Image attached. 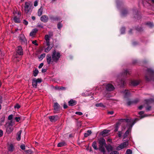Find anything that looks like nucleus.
I'll list each match as a JSON object with an SVG mask.
<instances>
[{"mask_svg":"<svg viewBox=\"0 0 154 154\" xmlns=\"http://www.w3.org/2000/svg\"><path fill=\"white\" fill-rule=\"evenodd\" d=\"M110 130H105L101 132V135L103 137H105L108 135V133L109 132Z\"/></svg>","mask_w":154,"mask_h":154,"instance_id":"nucleus-11","label":"nucleus"},{"mask_svg":"<svg viewBox=\"0 0 154 154\" xmlns=\"http://www.w3.org/2000/svg\"><path fill=\"white\" fill-rule=\"evenodd\" d=\"M43 63H42L41 64H40L38 66V68H41L43 66Z\"/></svg>","mask_w":154,"mask_h":154,"instance_id":"nucleus-46","label":"nucleus"},{"mask_svg":"<svg viewBox=\"0 0 154 154\" xmlns=\"http://www.w3.org/2000/svg\"><path fill=\"white\" fill-rule=\"evenodd\" d=\"M118 129L117 128H116L115 129V131H118Z\"/></svg>","mask_w":154,"mask_h":154,"instance_id":"nucleus-62","label":"nucleus"},{"mask_svg":"<svg viewBox=\"0 0 154 154\" xmlns=\"http://www.w3.org/2000/svg\"><path fill=\"white\" fill-rule=\"evenodd\" d=\"M130 131V129H129L126 132H125V134H124V137L125 138L126 137L128 134H129V132Z\"/></svg>","mask_w":154,"mask_h":154,"instance_id":"nucleus-30","label":"nucleus"},{"mask_svg":"<svg viewBox=\"0 0 154 154\" xmlns=\"http://www.w3.org/2000/svg\"><path fill=\"white\" fill-rule=\"evenodd\" d=\"M21 36L23 37V39H22V40L24 41V40H25V39L24 38V35H21Z\"/></svg>","mask_w":154,"mask_h":154,"instance_id":"nucleus-54","label":"nucleus"},{"mask_svg":"<svg viewBox=\"0 0 154 154\" xmlns=\"http://www.w3.org/2000/svg\"><path fill=\"white\" fill-rule=\"evenodd\" d=\"M67 106L66 104H64L63 106V107L64 109H66L67 108Z\"/></svg>","mask_w":154,"mask_h":154,"instance_id":"nucleus-56","label":"nucleus"},{"mask_svg":"<svg viewBox=\"0 0 154 154\" xmlns=\"http://www.w3.org/2000/svg\"><path fill=\"white\" fill-rule=\"evenodd\" d=\"M32 18L33 20H35V18L34 16H32Z\"/></svg>","mask_w":154,"mask_h":154,"instance_id":"nucleus-58","label":"nucleus"},{"mask_svg":"<svg viewBox=\"0 0 154 154\" xmlns=\"http://www.w3.org/2000/svg\"><path fill=\"white\" fill-rule=\"evenodd\" d=\"M133 120L132 119H121L119 121V122L117 124V125L118 126L119 125H122V130H124L125 128V125H127L128 126H130L131 125V127H132V125H133L135 123V122H133L132 125H131V123L133 122Z\"/></svg>","mask_w":154,"mask_h":154,"instance_id":"nucleus-1","label":"nucleus"},{"mask_svg":"<svg viewBox=\"0 0 154 154\" xmlns=\"http://www.w3.org/2000/svg\"><path fill=\"white\" fill-rule=\"evenodd\" d=\"M98 140L99 144V149L102 152L103 154H106L104 147L106 145L105 140L103 138H100Z\"/></svg>","mask_w":154,"mask_h":154,"instance_id":"nucleus-2","label":"nucleus"},{"mask_svg":"<svg viewBox=\"0 0 154 154\" xmlns=\"http://www.w3.org/2000/svg\"><path fill=\"white\" fill-rule=\"evenodd\" d=\"M91 133V130H88L86 133H85L84 136L85 137H87L88 136L90 135Z\"/></svg>","mask_w":154,"mask_h":154,"instance_id":"nucleus-24","label":"nucleus"},{"mask_svg":"<svg viewBox=\"0 0 154 154\" xmlns=\"http://www.w3.org/2000/svg\"><path fill=\"white\" fill-rule=\"evenodd\" d=\"M59 89L63 90L65 89V88L63 87H61L58 88Z\"/></svg>","mask_w":154,"mask_h":154,"instance_id":"nucleus-52","label":"nucleus"},{"mask_svg":"<svg viewBox=\"0 0 154 154\" xmlns=\"http://www.w3.org/2000/svg\"><path fill=\"white\" fill-rule=\"evenodd\" d=\"M110 154H119V153L118 151H114L111 152Z\"/></svg>","mask_w":154,"mask_h":154,"instance_id":"nucleus-37","label":"nucleus"},{"mask_svg":"<svg viewBox=\"0 0 154 154\" xmlns=\"http://www.w3.org/2000/svg\"><path fill=\"white\" fill-rule=\"evenodd\" d=\"M143 114V111H141L139 112V114L140 115L141 118L144 117L146 116H143L142 115Z\"/></svg>","mask_w":154,"mask_h":154,"instance_id":"nucleus-32","label":"nucleus"},{"mask_svg":"<svg viewBox=\"0 0 154 154\" xmlns=\"http://www.w3.org/2000/svg\"><path fill=\"white\" fill-rule=\"evenodd\" d=\"M38 71L37 69H35L33 72V75L34 76H36L38 74Z\"/></svg>","mask_w":154,"mask_h":154,"instance_id":"nucleus-29","label":"nucleus"},{"mask_svg":"<svg viewBox=\"0 0 154 154\" xmlns=\"http://www.w3.org/2000/svg\"><path fill=\"white\" fill-rule=\"evenodd\" d=\"M143 107V106H139L138 108L140 109L141 110L142 109Z\"/></svg>","mask_w":154,"mask_h":154,"instance_id":"nucleus-57","label":"nucleus"},{"mask_svg":"<svg viewBox=\"0 0 154 154\" xmlns=\"http://www.w3.org/2000/svg\"><path fill=\"white\" fill-rule=\"evenodd\" d=\"M20 148L24 150L25 149V146L23 145H22L20 146Z\"/></svg>","mask_w":154,"mask_h":154,"instance_id":"nucleus-43","label":"nucleus"},{"mask_svg":"<svg viewBox=\"0 0 154 154\" xmlns=\"http://www.w3.org/2000/svg\"><path fill=\"white\" fill-rule=\"evenodd\" d=\"M24 7L25 13L28 14L32 11V4L31 2H26Z\"/></svg>","mask_w":154,"mask_h":154,"instance_id":"nucleus-4","label":"nucleus"},{"mask_svg":"<svg viewBox=\"0 0 154 154\" xmlns=\"http://www.w3.org/2000/svg\"><path fill=\"white\" fill-rule=\"evenodd\" d=\"M128 105H130V103H129V102H128Z\"/></svg>","mask_w":154,"mask_h":154,"instance_id":"nucleus-64","label":"nucleus"},{"mask_svg":"<svg viewBox=\"0 0 154 154\" xmlns=\"http://www.w3.org/2000/svg\"><path fill=\"white\" fill-rule=\"evenodd\" d=\"M146 80H147V81H149V79L147 78V77L146 76Z\"/></svg>","mask_w":154,"mask_h":154,"instance_id":"nucleus-60","label":"nucleus"},{"mask_svg":"<svg viewBox=\"0 0 154 154\" xmlns=\"http://www.w3.org/2000/svg\"><path fill=\"white\" fill-rule=\"evenodd\" d=\"M125 72L126 75H127L128 74V71L127 70L125 71Z\"/></svg>","mask_w":154,"mask_h":154,"instance_id":"nucleus-59","label":"nucleus"},{"mask_svg":"<svg viewBox=\"0 0 154 154\" xmlns=\"http://www.w3.org/2000/svg\"><path fill=\"white\" fill-rule=\"evenodd\" d=\"M38 27H41V28H42L43 27V26H42V25H41V24H39L38 25Z\"/></svg>","mask_w":154,"mask_h":154,"instance_id":"nucleus-55","label":"nucleus"},{"mask_svg":"<svg viewBox=\"0 0 154 154\" xmlns=\"http://www.w3.org/2000/svg\"><path fill=\"white\" fill-rule=\"evenodd\" d=\"M106 89L109 91H112L114 89V87L111 84H108L106 85Z\"/></svg>","mask_w":154,"mask_h":154,"instance_id":"nucleus-8","label":"nucleus"},{"mask_svg":"<svg viewBox=\"0 0 154 154\" xmlns=\"http://www.w3.org/2000/svg\"><path fill=\"white\" fill-rule=\"evenodd\" d=\"M3 135V132L2 130H0V137H2Z\"/></svg>","mask_w":154,"mask_h":154,"instance_id":"nucleus-47","label":"nucleus"},{"mask_svg":"<svg viewBox=\"0 0 154 154\" xmlns=\"http://www.w3.org/2000/svg\"><path fill=\"white\" fill-rule=\"evenodd\" d=\"M12 125L10 124L8 126L6 131L8 134L10 133L13 130V128L12 127Z\"/></svg>","mask_w":154,"mask_h":154,"instance_id":"nucleus-10","label":"nucleus"},{"mask_svg":"<svg viewBox=\"0 0 154 154\" xmlns=\"http://www.w3.org/2000/svg\"><path fill=\"white\" fill-rule=\"evenodd\" d=\"M32 43L34 44L35 45H38V44L36 43V41L35 40L34 41H33L32 42Z\"/></svg>","mask_w":154,"mask_h":154,"instance_id":"nucleus-44","label":"nucleus"},{"mask_svg":"<svg viewBox=\"0 0 154 154\" xmlns=\"http://www.w3.org/2000/svg\"><path fill=\"white\" fill-rule=\"evenodd\" d=\"M23 23L25 25H27L28 24V22L26 20H23Z\"/></svg>","mask_w":154,"mask_h":154,"instance_id":"nucleus-48","label":"nucleus"},{"mask_svg":"<svg viewBox=\"0 0 154 154\" xmlns=\"http://www.w3.org/2000/svg\"><path fill=\"white\" fill-rule=\"evenodd\" d=\"M46 70H47L46 69H42V72L44 73V72H46Z\"/></svg>","mask_w":154,"mask_h":154,"instance_id":"nucleus-49","label":"nucleus"},{"mask_svg":"<svg viewBox=\"0 0 154 154\" xmlns=\"http://www.w3.org/2000/svg\"><path fill=\"white\" fill-rule=\"evenodd\" d=\"M37 83L36 80H35L34 79L33 80L32 85L33 87H36L37 85Z\"/></svg>","mask_w":154,"mask_h":154,"instance_id":"nucleus-25","label":"nucleus"},{"mask_svg":"<svg viewBox=\"0 0 154 154\" xmlns=\"http://www.w3.org/2000/svg\"><path fill=\"white\" fill-rule=\"evenodd\" d=\"M50 37V36H49L48 35H46L45 36V39L46 41V44L47 46H48L50 45V42L49 41Z\"/></svg>","mask_w":154,"mask_h":154,"instance_id":"nucleus-12","label":"nucleus"},{"mask_svg":"<svg viewBox=\"0 0 154 154\" xmlns=\"http://www.w3.org/2000/svg\"><path fill=\"white\" fill-rule=\"evenodd\" d=\"M58 28L59 29H60L62 27V25L60 23H59L57 25Z\"/></svg>","mask_w":154,"mask_h":154,"instance_id":"nucleus-45","label":"nucleus"},{"mask_svg":"<svg viewBox=\"0 0 154 154\" xmlns=\"http://www.w3.org/2000/svg\"><path fill=\"white\" fill-rule=\"evenodd\" d=\"M47 46H48L47 48H46L45 49V51L47 53L52 48V47L50 46V45Z\"/></svg>","mask_w":154,"mask_h":154,"instance_id":"nucleus-22","label":"nucleus"},{"mask_svg":"<svg viewBox=\"0 0 154 154\" xmlns=\"http://www.w3.org/2000/svg\"><path fill=\"white\" fill-rule=\"evenodd\" d=\"M105 147L108 152L112 151L113 149V147L110 145H108L107 146H106Z\"/></svg>","mask_w":154,"mask_h":154,"instance_id":"nucleus-14","label":"nucleus"},{"mask_svg":"<svg viewBox=\"0 0 154 154\" xmlns=\"http://www.w3.org/2000/svg\"><path fill=\"white\" fill-rule=\"evenodd\" d=\"M20 107V106L18 104H17L15 106L14 108L17 109H19Z\"/></svg>","mask_w":154,"mask_h":154,"instance_id":"nucleus-40","label":"nucleus"},{"mask_svg":"<svg viewBox=\"0 0 154 154\" xmlns=\"http://www.w3.org/2000/svg\"><path fill=\"white\" fill-rule=\"evenodd\" d=\"M75 114H77V115H80V116H81V115H82V112H75Z\"/></svg>","mask_w":154,"mask_h":154,"instance_id":"nucleus-39","label":"nucleus"},{"mask_svg":"<svg viewBox=\"0 0 154 154\" xmlns=\"http://www.w3.org/2000/svg\"><path fill=\"white\" fill-rule=\"evenodd\" d=\"M47 61L48 64H53L54 61H52V59L50 55H48L47 56Z\"/></svg>","mask_w":154,"mask_h":154,"instance_id":"nucleus-6","label":"nucleus"},{"mask_svg":"<svg viewBox=\"0 0 154 154\" xmlns=\"http://www.w3.org/2000/svg\"><path fill=\"white\" fill-rule=\"evenodd\" d=\"M96 106L97 107H104L105 106L102 103H97L96 104Z\"/></svg>","mask_w":154,"mask_h":154,"instance_id":"nucleus-28","label":"nucleus"},{"mask_svg":"<svg viewBox=\"0 0 154 154\" xmlns=\"http://www.w3.org/2000/svg\"><path fill=\"white\" fill-rule=\"evenodd\" d=\"M22 133V131L20 130V131L18 132L17 134V140L19 141L20 140L21 138V134Z\"/></svg>","mask_w":154,"mask_h":154,"instance_id":"nucleus-20","label":"nucleus"},{"mask_svg":"<svg viewBox=\"0 0 154 154\" xmlns=\"http://www.w3.org/2000/svg\"><path fill=\"white\" fill-rule=\"evenodd\" d=\"M60 56L61 55L59 52L55 50H54L53 51L51 55L52 61L57 63L60 58Z\"/></svg>","mask_w":154,"mask_h":154,"instance_id":"nucleus-3","label":"nucleus"},{"mask_svg":"<svg viewBox=\"0 0 154 154\" xmlns=\"http://www.w3.org/2000/svg\"><path fill=\"white\" fill-rule=\"evenodd\" d=\"M122 135V133L120 132H119L118 134L119 137H121Z\"/></svg>","mask_w":154,"mask_h":154,"instance_id":"nucleus-53","label":"nucleus"},{"mask_svg":"<svg viewBox=\"0 0 154 154\" xmlns=\"http://www.w3.org/2000/svg\"><path fill=\"white\" fill-rule=\"evenodd\" d=\"M48 118L52 122L56 121L58 119V117L57 116H50Z\"/></svg>","mask_w":154,"mask_h":154,"instance_id":"nucleus-7","label":"nucleus"},{"mask_svg":"<svg viewBox=\"0 0 154 154\" xmlns=\"http://www.w3.org/2000/svg\"><path fill=\"white\" fill-rule=\"evenodd\" d=\"M40 19L42 22L46 23L48 21V18L47 16L43 15L41 17Z\"/></svg>","mask_w":154,"mask_h":154,"instance_id":"nucleus-9","label":"nucleus"},{"mask_svg":"<svg viewBox=\"0 0 154 154\" xmlns=\"http://www.w3.org/2000/svg\"><path fill=\"white\" fill-rule=\"evenodd\" d=\"M125 28H122V29H121V33L122 34H123L124 33V32H124L125 31Z\"/></svg>","mask_w":154,"mask_h":154,"instance_id":"nucleus-50","label":"nucleus"},{"mask_svg":"<svg viewBox=\"0 0 154 154\" xmlns=\"http://www.w3.org/2000/svg\"><path fill=\"white\" fill-rule=\"evenodd\" d=\"M92 147L95 149H97V142L96 141H94L92 144Z\"/></svg>","mask_w":154,"mask_h":154,"instance_id":"nucleus-23","label":"nucleus"},{"mask_svg":"<svg viewBox=\"0 0 154 154\" xmlns=\"http://www.w3.org/2000/svg\"><path fill=\"white\" fill-rule=\"evenodd\" d=\"M108 113L109 114L112 115L113 113V111L109 112H108Z\"/></svg>","mask_w":154,"mask_h":154,"instance_id":"nucleus-51","label":"nucleus"},{"mask_svg":"<svg viewBox=\"0 0 154 154\" xmlns=\"http://www.w3.org/2000/svg\"><path fill=\"white\" fill-rule=\"evenodd\" d=\"M42 12L43 9L42 7H41L39 9L38 11V15L39 16H41L42 14Z\"/></svg>","mask_w":154,"mask_h":154,"instance_id":"nucleus-21","label":"nucleus"},{"mask_svg":"<svg viewBox=\"0 0 154 154\" xmlns=\"http://www.w3.org/2000/svg\"><path fill=\"white\" fill-rule=\"evenodd\" d=\"M132 151L129 149H128L126 152V154H131Z\"/></svg>","mask_w":154,"mask_h":154,"instance_id":"nucleus-33","label":"nucleus"},{"mask_svg":"<svg viewBox=\"0 0 154 154\" xmlns=\"http://www.w3.org/2000/svg\"><path fill=\"white\" fill-rule=\"evenodd\" d=\"M38 5V1L36 0V1H35L34 2V6H35V7H36V6H37Z\"/></svg>","mask_w":154,"mask_h":154,"instance_id":"nucleus-38","label":"nucleus"},{"mask_svg":"<svg viewBox=\"0 0 154 154\" xmlns=\"http://www.w3.org/2000/svg\"><path fill=\"white\" fill-rule=\"evenodd\" d=\"M45 54H42L39 57V59H42L43 58L45 57Z\"/></svg>","mask_w":154,"mask_h":154,"instance_id":"nucleus-31","label":"nucleus"},{"mask_svg":"<svg viewBox=\"0 0 154 154\" xmlns=\"http://www.w3.org/2000/svg\"><path fill=\"white\" fill-rule=\"evenodd\" d=\"M140 83V82L138 80H134L131 82V85L133 86H136Z\"/></svg>","mask_w":154,"mask_h":154,"instance_id":"nucleus-16","label":"nucleus"},{"mask_svg":"<svg viewBox=\"0 0 154 154\" xmlns=\"http://www.w3.org/2000/svg\"><path fill=\"white\" fill-rule=\"evenodd\" d=\"M147 24L150 27H152L153 26V24L151 23H147Z\"/></svg>","mask_w":154,"mask_h":154,"instance_id":"nucleus-42","label":"nucleus"},{"mask_svg":"<svg viewBox=\"0 0 154 154\" xmlns=\"http://www.w3.org/2000/svg\"><path fill=\"white\" fill-rule=\"evenodd\" d=\"M8 150L11 152H12L14 150V147L12 144H9L8 147Z\"/></svg>","mask_w":154,"mask_h":154,"instance_id":"nucleus-17","label":"nucleus"},{"mask_svg":"<svg viewBox=\"0 0 154 154\" xmlns=\"http://www.w3.org/2000/svg\"><path fill=\"white\" fill-rule=\"evenodd\" d=\"M13 21L16 23H19L20 22V18L19 17H18L17 16H15L13 19Z\"/></svg>","mask_w":154,"mask_h":154,"instance_id":"nucleus-19","label":"nucleus"},{"mask_svg":"<svg viewBox=\"0 0 154 154\" xmlns=\"http://www.w3.org/2000/svg\"><path fill=\"white\" fill-rule=\"evenodd\" d=\"M38 30L37 29H34L32 30L30 33V35L31 36H34L37 32Z\"/></svg>","mask_w":154,"mask_h":154,"instance_id":"nucleus-18","label":"nucleus"},{"mask_svg":"<svg viewBox=\"0 0 154 154\" xmlns=\"http://www.w3.org/2000/svg\"><path fill=\"white\" fill-rule=\"evenodd\" d=\"M128 142L126 141L121 143L116 147V149L120 150L126 148L128 145Z\"/></svg>","mask_w":154,"mask_h":154,"instance_id":"nucleus-5","label":"nucleus"},{"mask_svg":"<svg viewBox=\"0 0 154 154\" xmlns=\"http://www.w3.org/2000/svg\"><path fill=\"white\" fill-rule=\"evenodd\" d=\"M17 52L19 55H22L23 54L22 49L21 46L18 47Z\"/></svg>","mask_w":154,"mask_h":154,"instance_id":"nucleus-13","label":"nucleus"},{"mask_svg":"<svg viewBox=\"0 0 154 154\" xmlns=\"http://www.w3.org/2000/svg\"><path fill=\"white\" fill-rule=\"evenodd\" d=\"M125 14V13L124 12H122V15H124Z\"/></svg>","mask_w":154,"mask_h":154,"instance_id":"nucleus-61","label":"nucleus"},{"mask_svg":"<svg viewBox=\"0 0 154 154\" xmlns=\"http://www.w3.org/2000/svg\"><path fill=\"white\" fill-rule=\"evenodd\" d=\"M76 104V102L73 100H70L69 102V105L70 106H73Z\"/></svg>","mask_w":154,"mask_h":154,"instance_id":"nucleus-15","label":"nucleus"},{"mask_svg":"<svg viewBox=\"0 0 154 154\" xmlns=\"http://www.w3.org/2000/svg\"><path fill=\"white\" fill-rule=\"evenodd\" d=\"M15 119L16 122H18L20 120V117H16L15 118Z\"/></svg>","mask_w":154,"mask_h":154,"instance_id":"nucleus-35","label":"nucleus"},{"mask_svg":"<svg viewBox=\"0 0 154 154\" xmlns=\"http://www.w3.org/2000/svg\"><path fill=\"white\" fill-rule=\"evenodd\" d=\"M26 153L27 154H32V152L31 150H29L26 151Z\"/></svg>","mask_w":154,"mask_h":154,"instance_id":"nucleus-36","label":"nucleus"},{"mask_svg":"<svg viewBox=\"0 0 154 154\" xmlns=\"http://www.w3.org/2000/svg\"><path fill=\"white\" fill-rule=\"evenodd\" d=\"M36 81L37 83H40L42 82V80L40 79H34Z\"/></svg>","mask_w":154,"mask_h":154,"instance_id":"nucleus-41","label":"nucleus"},{"mask_svg":"<svg viewBox=\"0 0 154 154\" xmlns=\"http://www.w3.org/2000/svg\"><path fill=\"white\" fill-rule=\"evenodd\" d=\"M54 106V109L57 110L59 107V104L57 103H55Z\"/></svg>","mask_w":154,"mask_h":154,"instance_id":"nucleus-27","label":"nucleus"},{"mask_svg":"<svg viewBox=\"0 0 154 154\" xmlns=\"http://www.w3.org/2000/svg\"><path fill=\"white\" fill-rule=\"evenodd\" d=\"M13 115H10L8 116V119L9 120H11L13 118Z\"/></svg>","mask_w":154,"mask_h":154,"instance_id":"nucleus-34","label":"nucleus"},{"mask_svg":"<svg viewBox=\"0 0 154 154\" xmlns=\"http://www.w3.org/2000/svg\"><path fill=\"white\" fill-rule=\"evenodd\" d=\"M154 3V0H151Z\"/></svg>","mask_w":154,"mask_h":154,"instance_id":"nucleus-63","label":"nucleus"},{"mask_svg":"<svg viewBox=\"0 0 154 154\" xmlns=\"http://www.w3.org/2000/svg\"><path fill=\"white\" fill-rule=\"evenodd\" d=\"M65 145V143L64 142L59 143L58 144V146L61 147L64 146Z\"/></svg>","mask_w":154,"mask_h":154,"instance_id":"nucleus-26","label":"nucleus"}]
</instances>
